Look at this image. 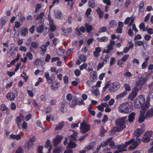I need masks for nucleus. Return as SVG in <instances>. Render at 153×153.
<instances>
[{"label":"nucleus","mask_w":153,"mask_h":153,"mask_svg":"<svg viewBox=\"0 0 153 153\" xmlns=\"http://www.w3.org/2000/svg\"><path fill=\"white\" fill-rule=\"evenodd\" d=\"M112 137H110L108 138V139H109L108 141L109 145L111 148H112L115 145L114 143L112 140Z\"/></svg>","instance_id":"41"},{"label":"nucleus","mask_w":153,"mask_h":153,"mask_svg":"<svg viewBox=\"0 0 153 153\" xmlns=\"http://www.w3.org/2000/svg\"><path fill=\"white\" fill-rule=\"evenodd\" d=\"M89 5L91 8H94L95 6V4L94 0H89Z\"/></svg>","instance_id":"45"},{"label":"nucleus","mask_w":153,"mask_h":153,"mask_svg":"<svg viewBox=\"0 0 153 153\" xmlns=\"http://www.w3.org/2000/svg\"><path fill=\"white\" fill-rule=\"evenodd\" d=\"M85 27L86 28V31L87 32L89 33L90 31L92 30V26L89 25L87 23H86L85 25Z\"/></svg>","instance_id":"36"},{"label":"nucleus","mask_w":153,"mask_h":153,"mask_svg":"<svg viewBox=\"0 0 153 153\" xmlns=\"http://www.w3.org/2000/svg\"><path fill=\"white\" fill-rule=\"evenodd\" d=\"M10 137L13 139H16V140H20L21 137L19 134L15 135L14 134H11L10 135Z\"/></svg>","instance_id":"29"},{"label":"nucleus","mask_w":153,"mask_h":153,"mask_svg":"<svg viewBox=\"0 0 153 153\" xmlns=\"http://www.w3.org/2000/svg\"><path fill=\"white\" fill-rule=\"evenodd\" d=\"M132 75L131 74L129 71H127L124 74V76L127 77L128 78L131 77Z\"/></svg>","instance_id":"57"},{"label":"nucleus","mask_w":153,"mask_h":153,"mask_svg":"<svg viewBox=\"0 0 153 153\" xmlns=\"http://www.w3.org/2000/svg\"><path fill=\"white\" fill-rule=\"evenodd\" d=\"M91 127L87 123L82 122L80 124V131L81 133L85 134L90 129Z\"/></svg>","instance_id":"4"},{"label":"nucleus","mask_w":153,"mask_h":153,"mask_svg":"<svg viewBox=\"0 0 153 153\" xmlns=\"http://www.w3.org/2000/svg\"><path fill=\"white\" fill-rule=\"evenodd\" d=\"M41 50L40 51L42 52L43 53H45L46 51L47 48L44 45H42L40 47Z\"/></svg>","instance_id":"44"},{"label":"nucleus","mask_w":153,"mask_h":153,"mask_svg":"<svg viewBox=\"0 0 153 153\" xmlns=\"http://www.w3.org/2000/svg\"><path fill=\"white\" fill-rule=\"evenodd\" d=\"M62 137L61 136H57L53 139V143L54 146H56L59 144L61 141Z\"/></svg>","instance_id":"11"},{"label":"nucleus","mask_w":153,"mask_h":153,"mask_svg":"<svg viewBox=\"0 0 153 153\" xmlns=\"http://www.w3.org/2000/svg\"><path fill=\"white\" fill-rule=\"evenodd\" d=\"M149 98L148 97L147 101L146 102L144 103V105H143L140 110V112L144 113L145 111L149 108L150 104L149 102Z\"/></svg>","instance_id":"8"},{"label":"nucleus","mask_w":153,"mask_h":153,"mask_svg":"<svg viewBox=\"0 0 153 153\" xmlns=\"http://www.w3.org/2000/svg\"><path fill=\"white\" fill-rule=\"evenodd\" d=\"M109 141V139H108V138L106 140L103 141L100 144L101 147L104 148L106 146L108 143Z\"/></svg>","instance_id":"38"},{"label":"nucleus","mask_w":153,"mask_h":153,"mask_svg":"<svg viewBox=\"0 0 153 153\" xmlns=\"http://www.w3.org/2000/svg\"><path fill=\"white\" fill-rule=\"evenodd\" d=\"M62 30L64 32V35L65 36L68 35V34H70V33H71L72 31V28L71 27L68 28H67V29L62 28Z\"/></svg>","instance_id":"18"},{"label":"nucleus","mask_w":153,"mask_h":153,"mask_svg":"<svg viewBox=\"0 0 153 153\" xmlns=\"http://www.w3.org/2000/svg\"><path fill=\"white\" fill-rule=\"evenodd\" d=\"M87 64L86 63H84L82 65H80L79 67V68L81 70H82L86 68L87 67Z\"/></svg>","instance_id":"55"},{"label":"nucleus","mask_w":153,"mask_h":153,"mask_svg":"<svg viewBox=\"0 0 153 153\" xmlns=\"http://www.w3.org/2000/svg\"><path fill=\"white\" fill-rule=\"evenodd\" d=\"M120 85L119 82H114L112 85H110L109 87L108 91L111 93H113L120 88Z\"/></svg>","instance_id":"5"},{"label":"nucleus","mask_w":153,"mask_h":153,"mask_svg":"<svg viewBox=\"0 0 153 153\" xmlns=\"http://www.w3.org/2000/svg\"><path fill=\"white\" fill-rule=\"evenodd\" d=\"M153 116V106L149 109L146 114V118H150Z\"/></svg>","instance_id":"16"},{"label":"nucleus","mask_w":153,"mask_h":153,"mask_svg":"<svg viewBox=\"0 0 153 153\" xmlns=\"http://www.w3.org/2000/svg\"><path fill=\"white\" fill-rule=\"evenodd\" d=\"M8 108L4 104L0 106V110L2 111H5Z\"/></svg>","instance_id":"47"},{"label":"nucleus","mask_w":153,"mask_h":153,"mask_svg":"<svg viewBox=\"0 0 153 153\" xmlns=\"http://www.w3.org/2000/svg\"><path fill=\"white\" fill-rule=\"evenodd\" d=\"M36 31L39 33H42L44 30V27L43 25L36 27Z\"/></svg>","instance_id":"31"},{"label":"nucleus","mask_w":153,"mask_h":153,"mask_svg":"<svg viewBox=\"0 0 153 153\" xmlns=\"http://www.w3.org/2000/svg\"><path fill=\"white\" fill-rule=\"evenodd\" d=\"M77 103V100L75 99H72V101L69 102L70 106L72 108L74 107Z\"/></svg>","instance_id":"22"},{"label":"nucleus","mask_w":153,"mask_h":153,"mask_svg":"<svg viewBox=\"0 0 153 153\" xmlns=\"http://www.w3.org/2000/svg\"><path fill=\"white\" fill-rule=\"evenodd\" d=\"M126 118V117H125L117 119L115 123L118 126L114 127L113 129V131L115 132L120 131L125 128L126 126L125 125V122Z\"/></svg>","instance_id":"1"},{"label":"nucleus","mask_w":153,"mask_h":153,"mask_svg":"<svg viewBox=\"0 0 153 153\" xmlns=\"http://www.w3.org/2000/svg\"><path fill=\"white\" fill-rule=\"evenodd\" d=\"M126 145L125 144H121L120 145L117 146V149H119L118 150H119V151H121L122 150H123L122 151V152L126 151V150L123 149L126 148Z\"/></svg>","instance_id":"21"},{"label":"nucleus","mask_w":153,"mask_h":153,"mask_svg":"<svg viewBox=\"0 0 153 153\" xmlns=\"http://www.w3.org/2000/svg\"><path fill=\"white\" fill-rule=\"evenodd\" d=\"M132 18H134L133 17H127L124 20V23L125 25H126L128 24L130 22V21H131V19Z\"/></svg>","instance_id":"43"},{"label":"nucleus","mask_w":153,"mask_h":153,"mask_svg":"<svg viewBox=\"0 0 153 153\" xmlns=\"http://www.w3.org/2000/svg\"><path fill=\"white\" fill-rule=\"evenodd\" d=\"M7 19L5 17H3L0 19V23L2 25H4L6 23Z\"/></svg>","instance_id":"42"},{"label":"nucleus","mask_w":153,"mask_h":153,"mask_svg":"<svg viewBox=\"0 0 153 153\" xmlns=\"http://www.w3.org/2000/svg\"><path fill=\"white\" fill-rule=\"evenodd\" d=\"M145 98L142 95H141L140 96L139 99V103L141 105L143 104L144 102Z\"/></svg>","instance_id":"40"},{"label":"nucleus","mask_w":153,"mask_h":153,"mask_svg":"<svg viewBox=\"0 0 153 153\" xmlns=\"http://www.w3.org/2000/svg\"><path fill=\"white\" fill-rule=\"evenodd\" d=\"M44 16V13H42L41 14L37 16L36 19V20H41L43 18V16Z\"/></svg>","instance_id":"52"},{"label":"nucleus","mask_w":153,"mask_h":153,"mask_svg":"<svg viewBox=\"0 0 153 153\" xmlns=\"http://www.w3.org/2000/svg\"><path fill=\"white\" fill-rule=\"evenodd\" d=\"M64 122L63 121L59 123L55 128V130H59L62 128L64 126Z\"/></svg>","instance_id":"26"},{"label":"nucleus","mask_w":153,"mask_h":153,"mask_svg":"<svg viewBox=\"0 0 153 153\" xmlns=\"http://www.w3.org/2000/svg\"><path fill=\"white\" fill-rule=\"evenodd\" d=\"M131 102H125L120 105L118 108V109L121 113L128 114L131 111Z\"/></svg>","instance_id":"2"},{"label":"nucleus","mask_w":153,"mask_h":153,"mask_svg":"<svg viewBox=\"0 0 153 153\" xmlns=\"http://www.w3.org/2000/svg\"><path fill=\"white\" fill-rule=\"evenodd\" d=\"M63 81L65 84H67L68 83V76H65L63 78Z\"/></svg>","instance_id":"59"},{"label":"nucleus","mask_w":153,"mask_h":153,"mask_svg":"<svg viewBox=\"0 0 153 153\" xmlns=\"http://www.w3.org/2000/svg\"><path fill=\"white\" fill-rule=\"evenodd\" d=\"M147 80L146 78H144L141 77L139 79V80L137 82L136 85L138 86L143 85Z\"/></svg>","instance_id":"12"},{"label":"nucleus","mask_w":153,"mask_h":153,"mask_svg":"<svg viewBox=\"0 0 153 153\" xmlns=\"http://www.w3.org/2000/svg\"><path fill=\"white\" fill-rule=\"evenodd\" d=\"M152 131H147L144 134L142 141L143 143H147L150 141V137L152 136Z\"/></svg>","instance_id":"6"},{"label":"nucleus","mask_w":153,"mask_h":153,"mask_svg":"<svg viewBox=\"0 0 153 153\" xmlns=\"http://www.w3.org/2000/svg\"><path fill=\"white\" fill-rule=\"evenodd\" d=\"M61 152V149L59 148H56L53 151V153H60Z\"/></svg>","instance_id":"63"},{"label":"nucleus","mask_w":153,"mask_h":153,"mask_svg":"<svg viewBox=\"0 0 153 153\" xmlns=\"http://www.w3.org/2000/svg\"><path fill=\"white\" fill-rule=\"evenodd\" d=\"M31 105H32L35 107L38 106V104L36 101L34 100H31Z\"/></svg>","instance_id":"58"},{"label":"nucleus","mask_w":153,"mask_h":153,"mask_svg":"<svg viewBox=\"0 0 153 153\" xmlns=\"http://www.w3.org/2000/svg\"><path fill=\"white\" fill-rule=\"evenodd\" d=\"M24 120V116L20 114L19 116L17 117L16 119V122L17 123L18 126L19 127L22 121Z\"/></svg>","instance_id":"10"},{"label":"nucleus","mask_w":153,"mask_h":153,"mask_svg":"<svg viewBox=\"0 0 153 153\" xmlns=\"http://www.w3.org/2000/svg\"><path fill=\"white\" fill-rule=\"evenodd\" d=\"M86 57L85 55L82 54L80 55L79 56V59L77 60V64L79 65L81 62H85L86 61Z\"/></svg>","instance_id":"13"},{"label":"nucleus","mask_w":153,"mask_h":153,"mask_svg":"<svg viewBox=\"0 0 153 153\" xmlns=\"http://www.w3.org/2000/svg\"><path fill=\"white\" fill-rule=\"evenodd\" d=\"M123 0H115L114 3L118 7L121 6L123 3Z\"/></svg>","instance_id":"37"},{"label":"nucleus","mask_w":153,"mask_h":153,"mask_svg":"<svg viewBox=\"0 0 153 153\" xmlns=\"http://www.w3.org/2000/svg\"><path fill=\"white\" fill-rule=\"evenodd\" d=\"M6 97L8 100L12 101L14 100L15 98V95L13 93H8L7 94Z\"/></svg>","instance_id":"14"},{"label":"nucleus","mask_w":153,"mask_h":153,"mask_svg":"<svg viewBox=\"0 0 153 153\" xmlns=\"http://www.w3.org/2000/svg\"><path fill=\"white\" fill-rule=\"evenodd\" d=\"M92 92H93L96 96H97L99 94V90L97 88H96L95 89H94Z\"/></svg>","instance_id":"62"},{"label":"nucleus","mask_w":153,"mask_h":153,"mask_svg":"<svg viewBox=\"0 0 153 153\" xmlns=\"http://www.w3.org/2000/svg\"><path fill=\"white\" fill-rule=\"evenodd\" d=\"M144 3L142 1L140 3L139 11L142 13H143L144 10Z\"/></svg>","instance_id":"34"},{"label":"nucleus","mask_w":153,"mask_h":153,"mask_svg":"<svg viewBox=\"0 0 153 153\" xmlns=\"http://www.w3.org/2000/svg\"><path fill=\"white\" fill-rule=\"evenodd\" d=\"M76 146V144L75 143L72 142V141H70L69 143L68 146L69 148L71 149H73Z\"/></svg>","instance_id":"39"},{"label":"nucleus","mask_w":153,"mask_h":153,"mask_svg":"<svg viewBox=\"0 0 153 153\" xmlns=\"http://www.w3.org/2000/svg\"><path fill=\"white\" fill-rule=\"evenodd\" d=\"M129 57V56L128 55L126 54L121 59L123 61V62H125L128 58Z\"/></svg>","instance_id":"53"},{"label":"nucleus","mask_w":153,"mask_h":153,"mask_svg":"<svg viewBox=\"0 0 153 153\" xmlns=\"http://www.w3.org/2000/svg\"><path fill=\"white\" fill-rule=\"evenodd\" d=\"M127 94V92L126 91H124L122 93H121L120 94L117 95L116 97V99H119L121 98H123Z\"/></svg>","instance_id":"23"},{"label":"nucleus","mask_w":153,"mask_h":153,"mask_svg":"<svg viewBox=\"0 0 153 153\" xmlns=\"http://www.w3.org/2000/svg\"><path fill=\"white\" fill-rule=\"evenodd\" d=\"M44 146L45 148L48 149V153H50L52 148L51 141L49 140H47Z\"/></svg>","instance_id":"17"},{"label":"nucleus","mask_w":153,"mask_h":153,"mask_svg":"<svg viewBox=\"0 0 153 153\" xmlns=\"http://www.w3.org/2000/svg\"><path fill=\"white\" fill-rule=\"evenodd\" d=\"M110 86V84L109 82H107L104 87L103 88L102 92H104L106 89L108 88H109Z\"/></svg>","instance_id":"56"},{"label":"nucleus","mask_w":153,"mask_h":153,"mask_svg":"<svg viewBox=\"0 0 153 153\" xmlns=\"http://www.w3.org/2000/svg\"><path fill=\"white\" fill-rule=\"evenodd\" d=\"M141 141V139L140 138H138L135 141V139H132L125 143V144L127 146L130 145L133 143L132 145H131L128 148L129 150H132L135 148L140 143Z\"/></svg>","instance_id":"3"},{"label":"nucleus","mask_w":153,"mask_h":153,"mask_svg":"<svg viewBox=\"0 0 153 153\" xmlns=\"http://www.w3.org/2000/svg\"><path fill=\"white\" fill-rule=\"evenodd\" d=\"M59 85L58 83L55 82H53L51 86V89L53 91H56L58 89Z\"/></svg>","instance_id":"15"},{"label":"nucleus","mask_w":153,"mask_h":153,"mask_svg":"<svg viewBox=\"0 0 153 153\" xmlns=\"http://www.w3.org/2000/svg\"><path fill=\"white\" fill-rule=\"evenodd\" d=\"M109 28H115L117 25V22L115 20H111L109 23Z\"/></svg>","instance_id":"19"},{"label":"nucleus","mask_w":153,"mask_h":153,"mask_svg":"<svg viewBox=\"0 0 153 153\" xmlns=\"http://www.w3.org/2000/svg\"><path fill=\"white\" fill-rule=\"evenodd\" d=\"M123 62V61L120 59L117 61V64L120 67L123 68L124 67Z\"/></svg>","instance_id":"49"},{"label":"nucleus","mask_w":153,"mask_h":153,"mask_svg":"<svg viewBox=\"0 0 153 153\" xmlns=\"http://www.w3.org/2000/svg\"><path fill=\"white\" fill-rule=\"evenodd\" d=\"M44 76L46 79L47 82L50 84L51 82L55 79V76L54 74H52L51 76L50 77L49 73L48 72L45 73Z\"/></svg>","instance_id":"7"},{"label":"nucleus","mask_w":153,"mask_h":153,"mask_svg":"<svg viewBox=\"0 0 153 153\" xmlns=\"http://www.w3.org/2000/svg\"><path fill=\"white\" fill-rule=\"evenodd\" d=\"M97 40L100 42H105L108 40V38L107 37L104 36L100 38H97Z\"/></svg>","instance_id":"28"},{"label":"nucleus","mask_w":153,"mask_h":153,"mask_svg":"<svg viewBox=\"0 0 153 153\" xmlns=\"http://www.w3.org/2000/svg\"><path fill=\"white\" fill-rule=\"evenodd\" d=\"M56 17L58 19H60L63 17L62 13L60 11L56 10L55 13Z\"/></svg>","instance_id":"24"},{"label":"nucleus","mask_w":153,"mask_h":153,"mask_svg":"<svg viewBox=\"0 0 153 153\" xmlns=\"http://www.w3.org/2000/svg\"><path fill=\"white\" fill-rule=\"evenodd\" d=\"M145 130L144 128L143 127L137 129L134 132V135L136 137L139 136Z\"/></svg>","instance_id":"9"},{"label":"nucleus","mask_w":153,"mask_h":153,"mask_svg":"<svg viewBox=\"0 0 153 153\" xmlns=\"http://www.w3.org/2000/svg\"><path fill=\"white\" fill-rule=\"evenodd\" d=\"M135 46L137 45L139 46H140L143 45L144 44V42L142 41H136L135 42Z\"/></svg>","instance_id":"46"},{"label":"nucleus","mask_w":153,"mask_h":153,"mask_svg":"<svg viewBox=\"0 0 153 153\" xmlns=\"http://www.w3.org/2000/svg\"><path fill=\"white\" fill-rule=\"evenodd\" d=\"M26 56L30 60H32L33 59V55L30 52H27L26 53Z\"/></svg>","instance_id":"50"},{"label":"nucleus","mask_w":153,"mask_h":153,"mask_svg":"<svg viewBox=\"0 0 153 153\" xmlns=\"http://www.w3.org/2000/svg\"><path fill=\"white\" fill-rule=\"evenodd\" d=\"M137 95V94L136 93L132 92L131 94L129 95L128 98L129 99L133 101Z\"/></svg>","instance_id":"35"},{"label":"nucleus","mask_w":153,"mask_h":153,"mask_svg":"<svg viewBox=\"0 0 153 153\" xmlns=\"http://www.w3.org/2000/svg\"><path fill=\"white\" fill-rule=\"evenodd\" d=\"M124 87L125 90L126 91H129L131 90V87L128 84H125Z\"/></svg>","instance_id":"51"},{"label":"nucleus","mask_w":153,"mask_h":153,"mask_svg":"<svg viewBox=\"0 0 153 153\" xmlns=\"http://www.w3.org/2000/svg\"><path fill=\"white\" fill-rule=\"evenodd\" d=\"M30 46L33 48L34 49H36L39 46V43L37 42L33 41L31 43Z\"/></svg>","instance_id":"33"},{"label":"nucleus","mask_w":153,"mask_h":153,"mask_svg":"<svg viewBox=\"0 0 153 153\" xmlns=\"http://www.w3.org/2000/svg\"><path fill=\"white\" fill-rule=\"evenodd\" d=\"M135 113L134 112H132L128 115V120L129 122H133L135 119Z\"/></svg>","instance_id":"27"},{"label":"nucleus","mask_w":153,"mask_h":153,"mask_svg":"<svg viewBox=\"0 0 153 153\" xmlns=\"http://www.w3.org/2000/svg\"><path fill=\"white\" fill-rule=\"evenodd\" d=\"M96 11L99 16V19H101L103 16V11H102L99 8L97 9Z\"/></svg>","instance_id":"25"},{"label":"nucleus","mask_w":153,"mask_h":153,"mask_svg":"<svg viewBox=\"0 0 153 153\" xmlns=\"http://www.w3.org/2000/svg\"><path fill=\"white\" fill-rule=\"evenodd\" d=\"M10 108L12 110H14L16 108V105L14 102H12L10 105Z\"/></svg>","instance_id":"54"},{"label":"nucleus","mask_w":153,"mask_h":153,"mask_svg":"<svg viewBox=\"0 0 153 153\" xmlns=\"http://www.w3.org/2000/svg\"><path fill=\"white\" fill-rule=\"evenodd\" d=\"M42 5L40 4H36L35 12L36 13L41 8Z\"/></svg>","instance_id":"48"},{"label":"nucleus","mask_w":153,"mask_h":153,"mask_svg":"<svg viewBox=\"0 0 153 153\" xmlns=\"http://www.w3.org/2000/svg\"><path fill=\"white\" fill-rule=\"evenodd\" d=\"M110 57V56L107 54H106L105 55H103L101 57V59L103 62H107Z\"/></svg>","instance_id":"32"},{"label":"nucleus","mask_w":153,"mask_h":153,"mask_svg":"<svg viewBox=\"0 0 153 153\" xmlns=\"http://www.w3.org/2000/svg\"><path fill=\"white\" fill-rule=\"evenodd\" d=\"M141 113L138 119V122L140 123H142L143 122L145 119L149 118H146V115L144 116V113Z\"/></svg>","instance_id":"20"},{"label":"nucleus","mask_w":153,"mask_h":153,"mask_svg":"<svg viewBox=\"0 0 153 153\" xmlns=\"http://www.w3.org/2000/svg\"><path fill=\"white\" fill-rule=\"evenodd\" d=\"M28 33V29L25 27L23 28L21 31V33L23 36H25Z\"/></svg>","instance_id":"30"},{"label":"nucleus","mask_w":153,"mask_h":153,"mask_svg":"<svg viewBox=\"0 0 153 153\" xmlns=\"http://www.w3.org/2000/svg\"><path fill=\"white\" fill-rule=\"evenodd\" d=\"M23 152V150L22 148L21 147L18 148L16 150L15 153H22Z\"/></svg>","instance_id":"64"},{"label":"nucleus","mask_w":153,"mask_h":153,"mask_svg":"<svg viewBox=\"0 0 153 153\" xmlns=\"http://www.w3.org/2000/svg\"><path fill=\"white\" fill-rule=\"evenodd\" d=\"M43 148V146H39L37 148L38 153H42V151Z\"/></svg>","instance_id":"60"},{"label":"nucleus","mask_w":153,"mask_h":153,"mask_svg":"<svg viewBox=\"0 0 153 153\" xmlns=\"http://www.w3.org/2000/svg\"><path fill=\"white\" fill-rule=\"evenodd\" d=\"M33 143L30 142L29 141L27 142V144H26L28 148L31 147L33 146Z\"/></svg>","instance_id":"61"}]
</instances>
